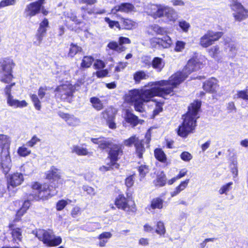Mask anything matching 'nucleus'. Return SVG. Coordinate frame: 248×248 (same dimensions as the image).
<instances>
[{
  "mask_svg": "<svg viewBox=\"0 0 248 248\" xmlns=\"http://www.w3.org/2000/svg\"><path fill=\"white\" fill-rule=\"evenodd\" d=\"M151 44L154 47L158 45L162 46L163 48H169L172 44V40L169 36H165L162 38H152L151 40Z\"/></svg>",
  "mask_w": 248,
  "mask_h": 248,
  "instance_id": "nucleus-15",
  "label": "nucleus"
},
{
  "mask_svg": "<svg viewBox=\"0 0 248 248\" xmlns=\"http://www.w3.org/2000/svg\"><path fill=\"white\" fill-rule=\"evenodd\" d=\"M81 50V47L76 44L72 43L70 45L68 56L70 57H74L78 53L80 52Z\"/></svg>",
  "mask_w": 248,
  "mask_h": 248,
  "instance_id": "nucleus-37",
  "label": "nucleus"
},
{
  "mask_svg": "<svg viewBox=\"0 0 248 248\" xmlns=\"http://www.w3.org/2000/svg\"><path fill=\"white\" fill-rule=\"evenodd\" d=\"M7 104L14 108H21L26 107L28 105V103L25 100L19 101L14 98L13 96H10L7 98Z\"/></svg>",
  "mask_w": 248,
  "mask_h": 248,
  "instance_id": "nucleus-24",
  "label": "nucleus"
},
{
  "mask_svg": "<svg viewBox=\"0 0 248 248\" xmlns=\"http://www.w3.org/2000/svg\"><path fill=\"white\" fill-rule=\"evenodd\" d=\"M31 98L34 104V106L36 109L40 110L41 107L40 101H39L37 96L36 94H32L31 95Z\"/></svg>",
  "mask_w": 248,
  "mask_h": 248,
  "instance_id": "nucleus-51",
  "label": "nucleus"
},
{
  "mask_svg": "<svg viewBox=\"0 0 248 248\" xmlns=\"http://www.w3.org/2000/svg\"><path fill=\"white\" fill-rule=\"evenodd\" d=\"M9 228L11 231V234L13 238V241L15 243L18 244L21 241L22 238V231L19 228H14L13 224H10Z\"/></svg>",
  "mask_w": 248,
  "mask_h": 248,
  "instance_id": "nucleus-21",
  "label": "nucleus"
},
{
  "mask_svg": "<svg viewBox=\"0 0 248 248\" xmlns=\"http://www.w3.org/2000/svg\"><path fill=\"white\" fill-rule=\"evenodd\" d=\"M32 188L33 192L30 196H32L35 200L46 199L56 194L57 192L55 186H49L46 183L41 185L35 182L32 185Z\"/></svg>",
  "mask_w": 248,
  "mask_h": 248,
  "instance_id": "nucleus-3",
  "label": "nucleus"
},
{
  "mask_svg": "<svg viewBox=\"0 0 248 248\" xmlns=\"http://www.w3.org/2000/svg\"><path fill=\"white\" fill-rule=\"evenodd\" d=\"M162 16L168 21H175L177 19V14L171 7L164 5L162 11Z\"/></svg>",
  "mask_w": 248,
  "mask_h": 248,
  "instance_id": "nucleus-18",
  "label": "nucleus"
},
{
  "mask_svg": "<svg viewBox=\"0 0 248 248\" xmlns=\"http://www.w3.org/2000/svg\"><path fill=\"white\" fill-rule=\"evenodd\" d=\"M91 141L94 144H98L99 148L101 149L110 148L111 146L113 145L111 140L104 137L92 138Z\"/></svg>",
  "mask_w": 248,
  "mask_h": 248,
  "instance_id": "nucleus-19",
  "label": "nucleus"
},
{
  "mask_svg": "<svg viewBox=\"0 0 248 248\" xmlns=\"http://www.w3.org/2000/svg\"><path fill=\"white\" fill-rule=\"evenodd\" d=\"M17 153L19 156L26 157L31 154V151L27 147L25 144L19 147L17 149Z\"/></svg>",
  "mask_w": 248,
  "mask_h": 248,
  "instance_id": "nucleus-39",
  "label": "nucleus"
},
{
  "mask_svg": "<svg viewBox=\"0 0 248 248\" xmlns=\"http://www.w3.org/2000/svg\"><path fill=\"white\" fill-rule=\"evenodd\" d=\"M151 64L156 72H160L164 68L165 62L162 58L156 57L153 59Z\"/></svg>",
  "mask_w": 248,
  "mask_h": 248,
  "instance_id": "nucleus-29",
  "label": "nucleus"
},
{
  "mask_svg": "<svg viewBox=\"0 0 248 248\" xmlns=\"http://www.w3.org/2000/svg\"><path fill=\"white\" fill-rule=\"evenodd\" d=\"M74 92V86L69 83L60 85L54 90L56 98L68 102H70Z\"/></svg>",
  "mask_w": 248,
  "mask_h": 248,
  "instance_id": "nucleus-6",
  "label": "nucleus"
},
{
  "mask_svg": "<svg viewBox=\"0 0 248 248\" xmlns=\"http://www.w3.org/2000/svg\"><path fill=\"white\" fill-rule=\"evenodd\" d=\"M201 106L200 101H196L188 107V112L183 116V122L179 126L178 134L186 137L189 133H193L196 126V120L199 118L198 112Z\"/></svg>",
  "mask_w": 248,
  "mask_h": 248,
  "instance_id": "nucleus-2",
  "label": "nucleus"
},
{
  "mask_svg": "<svg viewBox=\"0 0 248 248\" xmlns=\"http://www.w3.org/2000/svg\"><path fill=\"white\" fill-rule=\"evenodd\" d=\"M0 166L4 173L7 174L12 166L11 160L8 151L3 150L1 152V159Z\"/></svg>",
  "mask_w": 248,
  "mask_h": 248,
  "instance_id": "nucleus-14",
  "label": "nucleus"
},
{
  "mask_svg": "<svg viewBox=\"0 0 248 248\" xmlns=\"http://www.w3.org/2000/svg\"><path fill=\"white\" fill-rule=\"evenodd\" d=\"M155 156L158 161L165 163L167 160L165 154L161 149H156L155 150Z\"/></svg>",
  "mask_w": 248,
  "mask_h": 248,
  "instance_id": "nucleus-36",
  "label": "nucleus"
},
{
  "mask_svg": "<svg viewBox=\"0 0 248 248\" xmlns=\"http://www.w3.org/2000/svg\"><path fill=\"white\" fill-rule=\"evenodd\" d=\"M13 61L10 58H4L0 62V80L5 83H9L13 78L12 69L14 67Z\"/></svg>",
  "mask_w": 248,
  "mask_h": 248,
  "instance_id": "nucleus-5",
  "label": "nucleus"
},
{
  "mask_svg": "<svg viewBox=\"0 0 248 248\" xmlns=\"http://www.w3.org/2000/svg\"><path fill=\"white\" fill-rule=\"evenodd\" d=\"M47 89L46 86L44 87H40L38 90V96L41 99H42L46 94V92L47 91Z\"/></svg>",
  "mask_w": 248,
  "mask_h": 248,
  "instance_id": "nucleus-60",
  "label": "nucleus"
},
{
  "mask_svg": "<svg viewBox=\"0 0 248 248\" xmlns=\"http://www.w3.org/2000/svg\"><path fill=\"white\" fill-rule=\"evenodd\" d=\"M202 64L196 58L190 59L181 72L172 75L169 80H160L152 83L150 89H133L125 95V101L133 106L135 110L140 112L145 111V103L151 100L154 96L168 99L173 95V89L183 82L192 72L202 68Z\"/></svg>",
  "mask_w": 248,
  "mask_h": 248,
  "instance_id": "nucleus-1",
  "label": "nucleus"
},
{
  "mask_svg": "<svg viewBox=\"0 0 248 248\" xmlns=\"http://www.w3.org/2000/svg\"><path fill=\"white\" fill-rule=\"evenodd\" d=\"M40 140L36 136H33L31 140L28 141L26 145L30 147H33L38 142H40Z\"/></svg>",
  "mask_w": 248,
  "mask_h": 248,
  "instance_id": "nucleus-52",
  "label": "nucleus"
},
{
  "mask_svg": "<svg viewBox=\"0 0 248 248\" xmlns=\"http://www.w3.org/2000/svg\"><path fill=\"white\" fill-rule=\"evenodd\" d=\"M46 178L50 181H58L61 179V170L53 167L48 171Z\"/></svg>",
  "mask_w": 248,
  "mask_h": 248,
  "instance_id": "nucleus-28",
  "label": "nucleus"
},
{
  "mask_svg": "<svg viewBox=\"0 0 248 248\" xmlns=\"http://www.w3.org/2000/svg\"><path fill=\"white\" fill-rule=\"evenodd\" d=\"M164 202V200L160 197L155 198L152 200L150 205L147 208L149 211H151V209H161L163 208Z\"/></svg>",
  "mask_w": 248,
  "mask_h": 248,
  "instance_id": "nucleus-26",
  "label": "nucleus"
},
{
  "mask_svg": "<svg viewBox=\"0 0 248 248\" xmlns=\"http://www.w3.org/2000/svg\"><path fill=\"white\" fill-rule=\"evenodd\" d=\"M166 180L165 174H161L157 176L156 181L155 182V184L156 186H163L166 184Z\"/></svg>",
  "mask_w": 248,
  "mask_h": 248,
  "instance_id": "nucleus-44",
  "label": "nucleus"
},
{
  "mask_svg": "<svg viewBox=\"0 0 248 248\" xmlns=\"http://www.w3.org/2000/svg\"><path fill=\"white\" fill-rule=\"evenodd\" d=\"M181 158L185 161H189L192 158V155L187 152H184L180 155Z\"/></svg>",
  "mask_w": 248,
  "mask_h": 248,
  "instance_id": "nucleus-58",
  "label": "nucleus"
},
{
  "mask_svg": "<svg viewBox=\"0 0 248 248\" xmlns=\"http://www.w3.org/2000/svg\"><path fill=\"white\" fill-rule=\"evenodd\" d=\"M134 182V176L132 175L126 178L125 179V185L127 187H130L133 186Z\"/></svg>",
  "mask_w": 248,
  "mask_h": 248,
  "instance_id": "nucleus-61",
  "label": "nucleus"
},
{
  "mask_svg": "<svg viewBox=\"0 0 248 248\" xmlns=\"http://www.w3.org/2000/svg\"><path fill=\"white\" fill-rule=\"evenodd\" d=\"M218 86L217 80L214 78H211L204 83L203 88L207 92L214 93L216 92Z\"/></svg>",
  "mask_w": 248,
  "mask_h": 248,
  "instance_id": "nucleus-23",
  "label": "nucleus"
},
{
  "mask_svg": "<svg viewBox=\"0 0 248 248\" xmlns=\"http://www.w3.org/2000/svg\"><path fill=\"white\" fill-rule=\"evenodd\" d=\"M65 16L69 20L73 21L77 24L80 23V21L77 19L76 14L72 11L67 12L65 13Z\"/></svg>",
  "mask_w": 248,
  "mask_h": 248,
  "instance_id": "nucleus-46",
  "label": "nucleus"
},
{
  "mask_svg": "<svg viewBox=\"0 0 248 248\" xmlns=\"http://www.w3.org/2000/svg\"><path fill=\"white\" fill-rule=\"evenodd\" d=\"M45 1V0H38L28 4L24 11L25 17L30 18L39 13Z\"/></svg>",
  "mask_w": 248,
  "mask_h": 248,
  "instance_id": "nucleus-10",
  "label": "nucleus"
},
{
  "mask_svg": "<svg viewBox=\"0 0 248 248\" xmlns=\"http://www.w3.org/2000/svg\"><path fill=\"white\" fill-rule=\"evenodd\" d=\"M101 227L100 224L98 222H88L83 226V229L88 232H93Z\"/></svg>",
  "mask_w": 248,
  "mask_h": 248,
  "instance_id": "nucleus-32",
  "label": "nucleus"
},
{
  "mask_svg": "<svg viewBox=\"0 0 248 248\" xmlns=\"http://www.w3.org/2000/svg\"><path fill=\"white\" fill-rule=\"evenodd\" d=\"M83 190L87 192V194L91 196H93L96 194V192L93 188L87 185L83 186Z\"/></svg>",
  "mask_w": 248,
  "mask_h": 248,
  "instance_id": "nucleus-56",
  "label": "nucleus"
},
{
  "mask_svg": "<svg viewBox=\"0 0 248 248\" xmlns=\"http://www.w3.org/2000/svg\"><path fill=\"white\" fill-rule=\"evenodd\" d=\"M94 66L96 69H102L105 67V64L103 61L97 60L95 62Z\"/></svg>",
  "mask_w": 248,
  "mask_h": 248,
  "instance_id": "nucleus-63",
  "label": "nucleus"
},
{
  "mask_svg": "<svg viewBox=\"0 0 248 248\" xmlns=\"http://www.w3.org/2000/svg\"><path fill=\"white\" fill-rule=\"evenodd\" d=\"M93 62V58L92 57L85 56L82 59L81 67L83 68H89L92 65Z\"/></svg>",
  "mask_w": 248,
  "mask_h": 248,
  "instance_id": "nucleus-41",
  "label": "nucleus"
},
{
  "mask_svg": "<svg viewBox=\"0 0 248 248\" xmlns=\"http://www.w3.org/2000/svg\"><path fill=\"white\" fill-rule=\"evenodd\" d=\"M90 102L92 103L93 107L96 110H100L103 108V104L102 101L97 97H91Z\"/></svg>",
  "mask_w": 248,
  "mask_h": 248,
  "instance_id": "nucleus-34",
  "label": "nucleus"
},
{
  "mask_svg": "<svg viewBox=\"0 0 248 248\" xmlns=\"http://www.w3.org/2000/svg\"><path fill=\"white\" fill-rule=\"evenodd\" d=\"M189 182V179H186V180L182 181L173 191L170 192L171 197H173L176 196L181 191H183L187 186Z\"/></svg>",
  "mask_w": 248,
  "mask_h": 248,
  "instance_id": "nucleus-31",
  "label": "nucleus"
},
{
  "mask_svg": "<svg viewBox=\"0 0 248 248\" xmlns=\"http://www.w3.org/2000/svg\"><path fill=\"white\" fill-rule=\"evenodd\" d=\"M72 152L76 153L78 155H86L89 153L86 148L79 146H73L72 148Z\"/></svg>",
  "mask_w": 248,
  "mask_h": 248,
  "instance_id": "nucleus-35",
  "label": "nucleus"
},
{
  "mask_svg": "<svg viewBox=\"0 0 248 248\" xmlns=\"http://www.w3.org/2000/svg\"><path fill=\"white\" fill-rule=\"evenodd\" d=\"M15 85V83H12L11 85H7L4 89V92L7 96V98L9 97L10 96H12L11 94V88Z\"/></svg>",
  "mask_w": 248,
  "mask_h": 248,
  "instance_id": "nucleus-62",
  "label": "nucleus"
},
{
  "mask_svg": "<svg viewBox=\"0 0 248 248\" xmlns=\"http://www.w3.org/2000/svg\"><path fill=\"white\" fill-rule=\"evenodd\" d=\"M112 234L109 232H104L100 234L98 236V239H105L108 240V239L111 238Z\"/></svg>",
  "mask_w": 248,
  "mask_h": 248,
  "instance_id": "nucleus-64",
  "label": "nucleus"
},
{
  "mask_svg": "<svg viewBox=\"0 0 248 248\" xmlns=\"http://www.w3.org/2000/svg\"><path fill=\"white\" fill-rule=\"evenodd\" d=\"M108 46L111 49L115 50L116 51L121 52L125 50V47L123 46H120L119 45L115 42H110L108 45Z\"/></svg>",
  "mask_w": 248,
  "mask_h": 248,
  "instance_id": "nucleus-43",
  "label": "nucleus"
},
{
  "mask_svg": "<svg viewBox=\"0 0 248 248\" xmlns=\"http://www.w3.org/2000/svg\"><path fill=\"white\" fill-rule=\"evenodd\" d=\"M186 43L181 41H177L176 42L174 50L176 52H181L185 48Z\"/></svg>",
  "mask_w": 248,
  "mask_h": 248,
  "instance_id": "nucleus-57",
  "label": "nucleus"
},
{
  "mask_svg": "<svg viewBox=\"0 0 248 248\" xmlns=\"http://www.w3.org/2000/svg\"><path fill=\"white\" fill-rule=\"evenodd\" d=\"M68 202L66 201L62 200H60L57 203L56 208L58 211H61L67 204Z\"/></svg>",
  "mask_w": 248,
  "mask_h": 248,
  "instance_id": "nucleus-59",
  "label": "nucleus"
},
{
  "mask_svg": "<svg viewBox=\"0 0 248 248\" xmlns=\"http://www.w3.org/2000/svg\"><path fill=\"white\" fill-rule=\"evenodd\" d=\"M10 142V141L8 136L0 134V147L8 146L9 145Z\"/></svg>",
  "mask_w": 248,
  "mask_h": 248,
  "instance_id": "nucleus-48",
  "label": "nucleus"
},
{
  "mask_svg": "<svg viewBox=\"0 0 248 248\" xmlns=\"http://www.w3.org/2000/svg\"><path fill=\"white\" fill-rule=\"evenodd\" d=\"M24 180L23 174L21 173H15L9 176L8 178V187H16L21 184Z\"/></svg>",
  "mask_w": 248,
  "mask_h": 248,
  "instance_id": "nucleus-17",
  "label": "nucleus"
},
{
  "mask_svg": "<svg viewBox=\"0 0 248 248\" xmlns=\"http://www.w3.org/2000/svg\"><path fill=\"white\" fill-rule=\"evenodd\" d=\"M148 77V75L142 71L137 72L134 75V79L137 83H139L141 80L146 79Z\"/></svg>",
  "mask_w": 248,
  "mask_h": 248,
  "instance_id": "nucleus-38",
  "label": "nucleus"
},
{
  "mask_svg": "<svg viewBox=\"0 0 248 248\" xmlns=\"http://www.w3.org/2000/svg\"><path fill=\"white\" fill-rule=\"evenodd\" d=\"M231 7L232 10L234 11V13H236L239 10L240 11L244 7L240 3L237 1V0H232Z\"/></svg>",
  "mask_w": 248,
  "mask_h": 248,
  "instance_id": "nucleus-45",
  "label": "nucleus"
},
{
  "mask_svg": "<svg viewBox=\"0 0 248 248\" xmlns=\"http://www.w3.org/2000/svg\"><path fill=\"white\" fill-rule=\"evenodd\" d=\"M146 141L144 140H140L136 136H133L129 139L124 141V144L128 147L131 146L134 144L136 153L139 158L142 157V155L145 152L144 143L146 142L148 144L150 141V136L146 135Z\"/></svg>",
  "mask_w": 248,
  "mask_h": 248,
  "instance_id": "nucleus-7",
  "label": "nucleus"
},
{
  "mask_svg": "<svg viewBox=\"0 0 248 248\" xmlns=\"http://www.w3.org/2000/svg\"><path fill=\"white\" fill-rule=\"evenodd\" d=\"M222 32L209 31L201 38L200 44L203 47H207L218 40L222 36Z\"/></svg>",
  "mask_w": 248,
  "mask_h": 248,
  "instance_id": "nucleus-9",
  "label": "nucleus"
},
{
  "mask_svg": "<svg viewBox=\"0 0 248 248\" xmlns=\"http://www.w3.org/2000/svg\"><path fill=\"white\" fill-rule=\"evenodd\" d=\"M139 172L141 177H144L149 172L148 166L146 165H141L139 168Z\"/></svg>",
  "mask_w": 248,
  "mask_h": 248,
  "instance_id": "nucleus-54",
  "label": "nucleus"
},
{
  "mask_svg": "<svg viewBox=\"0 0 248 248\" xmlns=\"http://www.w3.org/2000/svg\"><path fill=\"white\" fill-rule=\"evenodd\" d=\"M155 232L160 235H164L165 233L166 230L163 222L159 221L157 222Z\"/></svg>",
  "mask_w": 248,
  "mask_h": 248,
  "instance_id": "nucleus-47",
  "label": "nucleus"
},
{
  "mask_svg": "<svg viewBox=\"0 0 248 248\" xmlns=\"http://www.w3.org/2000/svg\"><path fill=\"white\" fill-rule=\"evenodd\" d=\"M16 0H2L0 2V9L9 6H13L16 4Z\"/></svg>",
  "mask_w": 248,
  "mask_h": 248,
  "instance_id": "nucleus-50",
  "label": "nucleus"
},
{
  "mask_svg": "<svg viewBox=\"0 0 248 248\" xmlns=\"http://www.w3.org/2000/svg\"><path fill=\"white\" fill-rule=\"evenodd\" d=\"M224 49L230 57H233L235 55L237 52L236 44L231 40L227 39L224 41Z\"/></svg>",
  "mask_w": 248,
  "mask_h": 248,
  "instance_id": "nucleus-22",
  "label": "nucleus"
},
{
  "mask_svg": "<svg viewBox=\"0 0 248 248\" xmlns=\"http://www.w3.org/2000/svg\"><path fill=\"white\" fill-rule=\"evenodd\" d=\"M36 237L48 247H55L62 242L60 236H56L52 230H39L36 233Z\"/></svg>",
  "mask_w": 248,
  "mask_h": 248,
  "instance_id": "nucleus-4",
  "label": "nucleus"
},
{
  "mask_svg": "<svg viewBox=\"0 0 248 248\" xmlns=\"http://www.w3.org/2000/svg\"><path fill=\"white\" fill-rule=\"evenodd\" d=\"M164 5L148 4L144 7L145 12L154 18L162 16V10Z\"/></svg>",
  "mask_w": 248,
  "mask_h": 248,
  "instance_id": "nucleus-12",
  "label": "nucleus"
},
{
  "mask_svg": "<svg viewBox=\"0 0 248 248\" xmlns=\"http://www.w3.org/2000/svg\"><path fill=\"white\" fill-rule=\"evenodd\" d=\"M211 56L218 62H221L223 60L224 55L222 51H220L218 46H215L212 47L209 51Z\"/></svg>",
  "mask_w": 248,
  "mask_h": 248,
  "instance_id": "nucleus-27",
  "label": "nucleus"
},
{
  "mask_svg": "<svg viewBox=\"0 0 248 248\" xmlns=\"http://www.w3.org/2000/svg\"><path fill=\"white\" fill-rule=\"evenodd\" d=\"M179 26L184 32H186L190 28V24L185 20H181L179 21Z\"/></svg>",
  "mask_w": 248,
  "mask_h": 248,
  "instance_id": "nucleus-53",
  "label": "nucleus"
},
{
  "mask_svg": "<svg viewBox=\"0 0 248 248\" xmlns=\"http://www.w3.org/2000/svg\"><path fill=\"white\" fill-rule=\"evenodd\" d=\"M105 21L108 24L110 28H113L114 27H116L117 28L120 29L119 23L118 21H115L111 20L108 17H105Z\"/></svg>",
  "mask_w": 248,
  "mask_h": 248,
  "instance_id": "nucleus-55",
  "label": "nucleus"
},
{
  "mask_svg": "<svg viewBox=\"0 0 248 248\" xmlns=\"http://www.w3.org/2000/svg\"><path fill=\"white\" fill-rule=\"evenodd\" d=\"M124 118L126 122L130 124L133 127L136 126L140 122L138 117L129 110L125 111Z\"/></svg>",
  "mask_w": 248,
  "mask_h": 248,
  "instance_id": "nucleus-25",
  "label": "nucleus"
},
{
  "mask_svg": "<svg viewBox=\"0 0 248 248\" xmlns=\"http://www.w3.org/2000/svg\"><path fill=\"white\" fill-rule=\"evenodd\" d=\"M155 107L153 111V116L155 117L163 110V103L160 102H155Z\"/></svg>",
  "mask_w": 248,
  "mask_h": 248,
  "instance_id": "nucleus-49",
  "label": "nucleus"
},
{
  "mask_svg": "<svg viewBox=\"0 0 248 248\" xmlns=\"http://www.w3.org/2000/svg\"><path fill=\"white\" fill-rule=\"evenodd\" d=\"M102 116L104 119L106 120L107 124L109 128L114 129L116 128V124L114 121L115 117L111 110H106L103 111Z\"/></svg>",
  "mask_w": 248,
  "mask_h": 248,
  "instance_id": "nucleus-20",
  "label": "nucleus"
},
{
  "mask_svg": "<svg viewBox=\"0 0 248 248\" xmlns=\"http://www.w3.org/2000/svg\"><path fill=\"white\" fill-rule=\"evenodd\" d=\"M135 11V8L133 4L129 2H123L115 6L111 10V12L115 14L118 12L129 13Z\"/></svg>",
  "mask_w": 248,
  "mask_h": 248,
  "instance_id": "nucleus-16",
  "label": "nucleus"
},
{
  "mask_svg": "<svg viewBox=\"0 0 248 248\" xmlns=\"http://www.w3.org/2000/svg\"><path fill=\"white\" fill-rule=\"evenodd\" d=\"M122 26L126 30H132L137 26V24L130 19H123Z\"/></svg>",
  "mask_w": 248,
  "mask_h": 248,
  "instance_id": "nucleus-33",
  "label": "nucleus"
},
{
  "mask_svg": "<svg viewBox=\"0 0 248 248\" xmlns=\"http://www.w3.org/2000/svg\"><path fill=\"white\" fill-rule=\"evenodd\" d=\"M234 98H241L243 100H248V92L247 90L239 91L234 94Z\"/></svg>",
  "mask_w": 248,
  "mask_h": 248,
  "instance_id": "nucleus-42",
  "label": "nucleus"
},
{
  "mask_svg": "<svg viewBox=\"0 0 248 248\" xmlns=\"http://www.w3.org/2000/svg\"><path fill=\"white\" fill-rule=\"evenodd\" d=\"M115 204L119 209L127 212L134 213L136 211L134 202L130 198H126L123 195H119L116 198Z\"/></svg>",
  "mask_w": 248,
  "mask_h": 248,
  "instance_id": "nucleus-8",
  "label": "nucleus"
},
{
  "mask_svg": "<svg viewBox=\"0 0 248 248\" xmlns=\"http://www.w3.org/2000/svg\"><path fill=\"white\" fill-rule=\"evenodd\" d=\"M49 22L46 18L44 20L39 24V28L37 30L36 37L37 41L34 42L37 46H39L46 32L47 28L48 27Z\"/></svg>",
  "mask_w": 248,
  "mask_h": 248,
  "instance_id": "nucleus-13",
  "label": "nucleus"
},
{
  "mask_svg": "<svg viewBox=\"0 0 248 248\" xmlns=\"http://www.w3.org/2000/svg\"><path fill=\"white\" fill-rule=\"evenodd\" d=\"M233 16L235 20L241 21L248 17V10L243 7L240 11L234 13Z\"/></svg>",
  "mask_w": 248,
  "mask_h": 248,
  "instance_id": "nucleus-30",
  "label": "nucleus"
},
{
  "mask_svg": "<svg viewBox=\"0 0 248 248\" xmlns=\"http://www.w3.org/2000/svg\"><path fill=\"white\" fill-rule=\"evenodd\" d=\"M232 185L233 183L231 182L223 185L218 190V193L220 195H227L228 192L232 189Z\"/></svg>",
  "mask_w": 248,
  "mask_h": 248,
  "instance_id": "nucleus-40",
  "label": "nucleus"
},
{
  "mask_svg": "<svg viewBox=\"0 0 248 248\" xmlns=\"http://www.w3.org/2000/svg\"><path fill=\"white\" fill-rule=\"evenodd\" d=\"M123 154L122 147L120 145L113 144L108 153V157L110 160L112 168H119V165L116 162L119 158V156Z\"/></svg>",
  "mask_w": 248,
  "mask_h": 248,
  "instance_id": "nucleus-11",
  "label": "nucleus"
}]
</instances>
